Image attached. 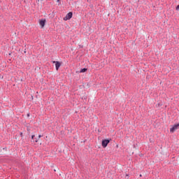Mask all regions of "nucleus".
Listing matches in <instances>:
<instances>
[{
	"mask_svg": "<svg viewBox=\"0 0 179 179\" xmlns=\"http://www.w3.org/2000/svg\"><path fill=\"white\" fill-rule=\"evenodd\" d=\"M41 136H41V135H39V136H38V138H41Z\"/></svg>",
	"mask_w": 179,
	"mask_h": 179,
	"instance_id": "8",
	"label": "nucleus"
},
{
	"mask_svg": "<svg viewBox=\"0 0 179 179\" xmlns=\"http://www.w3.org/2000/svg\"><path fill=\"white\" fill-rule=\"evenodd\" d=\"M72 18V13H69L64 17V20H69V19Z\"/></svg>",
	"mask_w": 179,
	"mask_h": 179,
	"instance_id": "3",
	"label": "nucleus"
},
{
	"mask_svg": "<svg viewBox=\"0 0 179 179\" xmlns=\"http://www.w3.org/2000/svg\"><path fill=\"white\" fill-rule=\"evenodd\" d=\"M39 24L41 27V28L43 29V27H44V26H45V20H41L39 21Z\"/></svg>",
	"mask_w": 179,
	"mask_h": 179,
	"instance_id": "4",
	"label": "nucleus"
},
{
	"mask_svg": "<svg viewBox=\"0 0 179 179\" xmlns=\"http://www.w3.org/2000/svg\"><path fill=\"white\" fill-rule=\"evenodd\" d=\"M110 143V140H103L102 141L101 145L103 148H107V145Z\"/></svg>",
	"mask_w": 179,
	"mask_h": 179,
	"instance_id": "2",
	"label": "nucleus"
},
{
	"mask_svg": "<svg viewBox=\"0 0 179 179\" xmlns=\"http://www.w3.org/2000/svg\"><path fill=\"white\" fill-rule=\"evenodd\" d=\"M57 2H59V0H57Z\"/></svg>",
	"mask_w": 179,
	"mask_h": 179,
	"instance_id": "9",
	"label": "nucleus"
},
{
	"mask_svg": "<svg viewBox=\"0 0 179 179\" xmlns=\"http://www.w3.org/2000/svg\"><path fill=\"white\" fill-rule=\"evenodd\" d=\"M53 64H55V68L57 71H58V69H59V66H61V63H59V62H53Z\"/></svg>",
	"mask_w": 179,
	"mask_h": 179,
	"instance_id": "5",
	"label": "nucleus"
},
{
	"mask_svg": "<svg viewBox=\"0 0 179 179\" xmlns=\"http://www.w3.org/2000/svg\"><path fill=\"white\" fill-rule=\"evenodd\" d=\"M31 138H32V139H34V135H33V136H31Z\"/></svg>",
	"mask_w": 179,
	"mask_h": 179,
	"instance_id": "7",
	"label": "nucleus"
},
{
	"mask_svg": "<svg viewBox=\"0 0 179 179\" xmlns=\"http://www.w3.org/2000/svg\"><path fill=\"white\" fill-rule=\"evenodd\" d=\"M86 71H87V69H82L80 71V73H84V72H86Z\"/></svg>",
	"mask_w": 179,
	"mask_h": 179,
	"instance_id": "6",
	"label": "nucleus"
},
{
	"mask_svg": "<svg viewBox=\"0 0 179 179\" xmlns=\"http://www.w3.org/2000/svg\"><path fill=\"white\" fill-rule=\"evenodd\" d=\"M35 142H37V140H36Z\"/></svg>",
	"mask_w": 179,
	"mask_h": 179,
	"instance_id": "10",
	"label": "nucleus"
},
{
	"mask_svg": "<svg viewBox=\"0 0 179 179\" xmlns=\"http://www.w3.org/2000/svg\"><path fill=\"white\" fill-rule=\"evenodd\" d=\"M177 129H179V123L174 124L171 127L170 129L171 134H174L177 131Z\"/></svg>",
	"mask_w": 179,
	"mask_h": 179,
	"instance_id": "1",
	"label": "nucleus"
}]
</instances>
